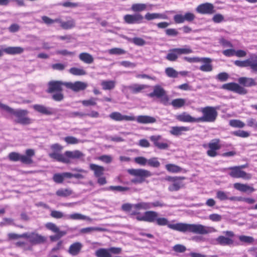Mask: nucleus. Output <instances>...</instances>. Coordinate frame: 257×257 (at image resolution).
<instances>
[{"mask_svg":"<svg viewBox=\"0 0 257 257\" xmlns=\"http://www.w3.org/2000/svg\"><path fill=\"white\" fill-rule=\"evenodd\" d=\"M156 222L158 225H167L170 229L182 232H189L195 234H206L216 231V230L213 227L206 226L200 224L185 223L169 224L168 220L165 217H158Z\"/></svg>","mask_w":257,"mask_h":257,"instance_id":"obj_1","label":"nucleus"},{"mask_svg":"<svg viewBox=\"0 0 257 257\" xmlns=\"http://www.w3.org/2000/svg\"><path fill=\"white\" fill-rule=\"evenodd\" d=\"M0 108L4 109L9 113L17 117L15 121L17 123L22 124H28L31 123V120L26 115L28 111L26 109H15L8 105L3 104L0 102Z\"/></svg>","mask_w":257,"mask_h":257,"instance_id":"obj_2","label":"nucleus"},{"mask_svg":"<svg viewBox=\"0 0 257 257\" xmlns=\"http://www.w3.org/2000/svg\"><path fill=\"white\" fill-rule=\"evenodd\" d=\"M66 82L58 80H52L48 82L47 92L49 93H54L52 95V98L54 100L61 101L63 100L64 96L62 92V86H65Z\"/></svg>","mask_w":257,"mask_h":257,"instance_id":"obj_3","label":"nucleus"},{"mask_svg":"<svg viewBox=\"0 0 257 257\" xmlns=\"http://www.w3.org/2000/svg\"><path fill=\"white\" fill-rule=\"evenodd\" d=\"M217 107L213 106H206L202 107L200 111L203 115L198 117V122H213L215 121L218 115L217 111Z\"/></svg>","mask_w":257,"mask_h":257,"instance_id":"obj_4","label":"nucleus"},{"mask_svg":"<svg viewBox=\"0 0 257 257\" xmlns=\"http://www.w3.org/2000/svg\"><path fill=\"white\" fill-rule=\"evenodd\" d=\"M127 172L131 175L139 177L140 178H135L132 180V182L142 183L145 181V178L152 176V173L147 170L143 169H130L127 170Z\"/></svg>","mask_w":257,"mask_h":257,"instance_id":"obj_5","label":"nucleus"},{"mask_svg":"<svg viewBox=\"0 0 257 257\" xmlns=\"http://www.w3.org/2000/svg\"><path fill=\"white\" fill-rule=\"evenodd\" d=\"M150 97H156L160 99L161 103L164 105L168 104L169 100V97L166 93L165 90L160 85H156L154 86L153 92L147 94Z\"/></svg>","mask_w":257,"mask_h":257,"instance_id":"obj_6","label":"nucleus"},{"mask_svg":"<svg viewBox=\"0 0 257 257\" xmlns=\"http://www.w3.org/2000/svg\"><path fill=\"white\" fill-rule=\"evenodd\" d=\"M228 169L230 170L229 175L233 178H242L245 180H249L251 178V175L250 174L240 170L239 167H229Z\"/></svg>","mask_w":257,"mask_h":257,"instance_id":"obj_7","label":"nucleus"},{"mask_svg":"<svg viewBox=\"0 0 257 257\" xmlns=\"http://www.w3.org/2000/svg\"><path fill=\"white\" fill-rule=\"evenodd\" d=\"M221 88L225 90L233 91L241 95H244L247 93L246 89L238 84L233 82L224 84L222 85Z\"/></svg>","mask_w":257,"mask_h":257,"instance_id":"obj_8","label":"nucleus"},{"mask_svg":"<svg viewBox=\"0 0 257 257\" xmlns=\"http://www.w3.org/2000/svg\"><path fill=\"white\" fill-rule=\"evenodd\" d=\"M196 11L202 15H211L215 12L214 5L209 3H205L198 5Z\"/></svg>","mask_w":257,"mask_h":257,"instance_id":"obj_9","label":"nucleus"},{"mask_svg":"<svg viewBox=\"0 0 257 257\" xmlns=\"http://www.w3.org/2000/svg\"><path fill=\"white\" fill-rule=\"evenodd\" d=\"M219 139L211 140L208 144L209 150L207 151V155L210 157H215L218 155L217 151L219 150L221 146L219 144Z\"/></svg>","mask_w":257,"mask_h":257,"instance_id":"obj_10","label":"nucleus"},{"mask_svg":"<svg viewBox=\"0 0 257 257\" xmlns=\"http://www.w3.org/2000/svg\"><path fill=\"white\" fill-rule=\"evenodd\" d=\"M150 139L154 145L160 150H166L169 147V145L164 142L165 140L161 135L152 136Z\"/></svg>","mask_w":257,"mask_h":257,"instance_id":"obj_11","label":"nucleus"},{"mask_svg":"<svg viewBox=\"0 0 257 257\" xmlns=\"http://www.w3.org/2000/svg\"><path fill=\"white\" fill-rule=\"evenodd\" d=\"M124 22L128 24H140L143 22L144 17L139 13L126 15L123 17Z\"/></svg>","mask_w":257,"mask_h":257,"instance_id":"obj_12","label":"nucleus"},{"mask_svg":"<svg viewBox=\"0 0 257 257\" xmlns=\"http://www.w3.org/2000/svg\"><path fill=\"white\" fill-rule=\"evenodd\" d=\"M65 86L67 88L71 89L73 91L78 92L85 89L87 87V84L85 82L79 81H75L74 83L67 82L66 84H65Z\"/></svg>","mask_w":257,"mask_h":257,"instance_id":"obj_13","label":"nucleus"},{"mask_svg":"<svg viewBox=\"0 0 257 257\" xmlns=\"http://www.w3.org/2000/svg\"><path fill=\"white\" fill-rule=\"evenodd\" d=\"M9 160L11 161L17 162L20 161L22 163L25 164H31L32 161L28 158L25 157V155H21L17 152H11L8 155Z\"/></svg>","mask_w":257,"mask_h":257,"instance_id":"obj_14","label":"nucleus"},{"mask_svg":"<svg viewBox=\"0 0 257 257\" xmlns=\"http://www.w3.org/2000/svg\"><path fill=\"white\" fill-rule=\"evenodd\" d=\"M109 117L115 121H133L136 120V118L134 116H128L125 115H122L119 112H113L111 113L109 115Z\"/></svg>","mask_w":257,"mask_h":257,"instance_id":"obj_15","label":"nucleus"},{"mask_svg":"<svg viewBox=\"0 0 257 257\" xmlns=\"http://www.w3.org/2000/svg\"><path fill=\"white\" fill-rule=\"evenodd\" d=\"M211 243L214 245L219 244L222 246L231 245L233 243V240L229 237L220 235L215 239L212 240Z\"/></svg>","mask_w":257,"mask_h":257,"instance_id":"obj_16","label":"nucleus"},{"mask_svg":"<svg viewBox=\"0 0 257 257\" xmlns=\"http://www.w3.org/2000/svg\"><path fill=\"white\" fill-rule=\"evenodd\" d=\"M176 118L181 122H198V118L191 116L186 112H183L176 116Z\"/></svg>","mask_w":257,"mask_h":257,"instance_id":"obj_17","label":"nucleus"},{"mask_svg":"<svg viewBox=\"0 0 257 257\" xmlns=\"http://www.w3.org/2000/svg\"><path fill=\"white\" fill-rule=\"evenodd\" d=\"M46 238L35 232H31L29 241L33 244H38L44 243Z\"/></svg>","mask_w":257,"mask_h":257,"instance_id":"obj_18","label":"nucleus"},{"mask_svg":"<svg viewBox=\"0 0 257 257\" xmlns=\"http://www.w3.org/2000/svg\"><path fill=\"white\" fill-rule=\"evenodd\" d=\"M82 247L83 245L81 242H75L70 245L68 251L70 254L76 256L80 253Z\"/></svg>","mask_w":257,"mask_h":257,"instance_id":"obj_19","label":"nucleus"},{"mask_svg":"<svg viewBox=\"0 0 257 257\" xmlns=\"http://www.w3.org/2000/svg\"><path fill=\"white\" fill-rule=\"evenodd\" d=\"M204 63L199 67V69L203 72H210L213 70V67L211 65L212 59L209 58L202 57L201 61Z\"/></svg>","mask_w":257,"mask_h":257,"instance_id":"obj_20","label":"nucleus"},{"mask_svg":"<svg viewBox=\"0 0 257 257\" xmlns=\"http://www.w3.org/2000/svg\"><path fill=\"white\" fill-rule=\"evenodd\" d=\"M33 107L36 111L43 114L49 115L53 113V108L46 107L43 105L35 104L33 106Z\"/></svg>","mask_w":257,"mask_h":257,"instance_id":"obj_21","label":"nucleus"},{"mask_svg":"<svg viewBox=\"0 0 257 257\" xmlns=\"http://www.w3.org/2000/svg\"><path fill=\"white\" fill-rule=\"evenodd\" d=\"M233 187L235 189L242 192L250 193L255 191V189L253 187L247 184H241L240 183H234L233 184Z\"/></svg>","mask_w":257,"mask_h":257,"instance_id":"obj_22","label":"nucleus"},{"mask_svg":"<svg viewBox=\"0 0 257 257\" xmlns=\"http://www.w3.org/2000/svg\"><path fill=\"white\" fill-rule=\"evenodd\" d=\"M238 83L244 87H251L256 85V83L252 78L242 77L238 79Z\"/></svg>","mask_w":257,"mask_h":257,"instance_id":"obj_23","label":"nucleus"},{"mask_svg":"<svg viewBox=\"0 0 257 257\" xmlns=\"http://www.w3.org/2000/svg\"><path fill=\"white\" fill-rule=\"evenodd\" d=\"M190 128L188 126H173L170 131V133L173 136H178L182 135L183 132H188Z\"/></svg>","mask_w":257,"mask_h":257,"instance_id":"obj_24","label":"nucleus"},{"mask_svg":"<svg viewBox=\"0 0 257 257\" xmlns=\"http://www.w3.org/2000/svg\"><path fill=\"white\" fill-rule=\"evenodd\" d=\"M247 66L249 67L252 72H257V55L252 54L247 59Z\"/></svg>","mask_w":257,"mask_h":257,"instance_id":"obj_25","label":"nucleus"},{"mask_svg":"<svg viewBox=\"0 0 257 257\" xmlns=\"http://www.w3.org/2000/svg\"><path fill=\"white\" fill-rule=\"evenodd\" d=\"M24 51V48L21 47H9L3 49L4 52L9 55L20 54Z\"/></svg>","mask_w":257,"mask_h":257,"instance_id":"obj_26","label":"nucleus"},{"mask_svg":"<svg viewBox=\"0 0 257 257\" xmlns=\"http://www.w3.org/2000/svg\"><path fill=\"white\" fill-rule=\"evenodd\" d=\"M49 156L51 158L53 159L58 162L64 163H68L69 162V160L66 157L64 154L63 155L57 152H53L50 153Z\"/></svg>","mask_w":257,"mask_h":257,"instance_id":"obj_27","label":"nucleus"},{"mask_svg":"<svg viewBox=\"0 0 257 257\" xmlns=\"http://www.w3.org/2000/svg\"><path fill=\"white\" fill-rule=\"evenodd\" d=\"M149 87V86L145 84H134L128 87V88L133 93H138L143 92L144 89Z\"/></svg>","mask_w":257,"mask_h":257,"instance_id":"obj_28","label":"nucleus"},{"mask_svg":"<svg viewBox=\"0 0 257 257\" xmlns=\"http://www.w3.org/2000/svg\"><path fill=\"white\" fill-rule=\"evenodd\" d=\"M138 122L140 123H152L156 122V119L149 115H139L136 118Z\"/></svg>","mask_w":257,"mask_h":257,"instance_id":"obj_29","label":"nucleus"},{"mask_svg":"<svg viewBox=\"0 0 257 257\" xmlns=\"http://www.w3.org/2000/svg\"><path fill=\"white\" fill-rule=\"evenodd\" d=\"M228 194L229 192H224L223 191L218 190L216 192V198L220 201H224L226 200H229L230 201H236V200H232V198H236V196L229 197Z\"/></svg>","mask_w":257,"mask_h":257,"instance_id":"obj_30","label":"nucleus"},{"mask_svg":"<svg viewBox=\"0 0 257 257\" xmlns=\"http://www.w3.org/2000/svg\"><path fill=\"white\" fill-rule=\"evenodd\" d=\"M79 59L86 64H91L94 61L93 56L86 52L81 53L79 55Z\"/></svg>","mask_w":257,"mask_h":257,"instance_id":"obj_31","label":"nucleus"},{"mask_svg":"<svg viewBox=\"0 0 257 257\" xmlns=\"http://www.w3.org/2000/svg\"><path fill=\"white\" fill-rule=\"evenodd\" d=\"M90 169L94 171V175L96 177H99L103 174L104 167L95 164H90Z\"/></svg>","mask_w":257,"mask_h":257,"instance_id":"obj_32","label":"nucleus"},{"mask_svg":"<svg viewBox=\"0 0 257 257\" xmlns=\"http://www.w3.org/2000/svg\"><path fill=\"white\" fill-rule=\"evenodd\" d=\"M146 221L149 222H154L156 221L158 217V212L154 211H148L145 212Z\"/></svg>","mask_w":257,"mask_h":257,"instance_id":"obj_33","label":"nucleus"},{"mask_svg":"<svg viewBox=\"0 0 257 257\" xmlns=\"http://www.w3.org/2000/svg\"><path fill=\"white\" fill-rule=\"evenodd\" d=\"M64 155L67 158L69 159H78L83 156V154L78 150L74 151H66Z\"/></svg>","mask_w":257,"mask_h":257,"instance_id":"obj_34","label":"nucleus"},{"mask_svg":"<svg viewBox=\"0 0 257 257\" xmlns=\"http://www.w3.org/2000/svg\"><path fill=\"white\" fill-rule=\"evenodd\" d=\"M144 18L148 21H151L156 19H166V15L160 13H147Z\"/></svg>","mask_w":257,"mask_h":257,"instance_id":"obj_35","label":"nucleus"},{"mask_svg":"<svg viewBox=\"0 0 257 257\" xmlns=\"http://www.w3.org/2000/svg\"><path fill=\"white\" fill-rule=\"evenodd\" d=\"M116 82L114 80H103L101 82L102 89L104 90H110L115 86Z\"/></svg>","mask_w":257,"mask_h":257,"instance_id":"obj_36","label":"nucleus"},{"mask_svg":"<svg viewBox=\"0 0 257 257\" xmlns=\"http://www.w3.org/2000/svg\"><path fill=\"white\" fill-rule=\"evenodd\" d=\"M94 231L103 232L107 231V229L105 228L99 227H89L81 229L80 232L82 233H88Z\"/></svg>","mask_w":257,"mask_h":257,"instance_id":"obj_37","label":"nucleus"},{"mask_svg":"<svg viewBox=\"0 0 257 257\" xmlns=\"http://www.w3.org/2000/svg\"><path fill=\"white\" fill-rule=\"evenodd\" d=\"M69 218L73 220H86L89 221H91L92 220L89 217L78 213L70 214Z\"/></svg>","mask_w":257,"mask_h":257,"instance_id":"obj_38","label":"nucleus"},{"mask_svg":"<svg viewBox=\"0 0 257 257\" xmlns=\"http://www.w3.org/2000/svg\"><path fill=\"white\" fill-rule=\"evenodd\" d=\"M102 190H112L114 191L123 192L129 190V188L127 187H122L120 186H110L101 189Z\"/></svg>","mask_w":257,"mask_h":257,"instance_id":"obj_39","label":"nucleus"},{"mask_svg":"<svg viewBox=\"0 0 257 257\" xmlns=\"http://www.w3.org/2000/svg\"><path fill=\"white\" fill-rule=\"evenodd\" d=\"M179 54L177 52L176 49H170L169 51L168 54L167 55L166 58L170 61H176L178 57Z\"/></svg>","mask_w":257,"mask_h":257,"instance_id":"obj_40","label":"nucleus"},{"mask_svg":"<svg viewBox=\"0 0 257 257\" xmlns=\"http://www.w3.org/2000/svg\"><path fill=\"white\" fill-rule=\"evenodd\" d=\"M95 254L97 257H111V255L109 252L108 249L99 248L97 249Z\"/></svg>","mask_w":257,"mask_h":257,"instance_id":"obj_41","label":"nucleus"},{"mask_svg":"<svg viewBox=\"0 0 257 257\" xmlns=\"http://www.w3.org/2000/svg\"><path fill=\"white\" fill-rule=\"evenodd\" d=\"M75 26V21L73 19L68 20L66 22H62L61 23V27L62 29L65 30L70 29Z\"/></svg>","mask_w":257,"mask_h":257,"instance_id":"obj_42","label":"nucleus"},{"mask_svg":"<svg viewBox=\"0 0 257 257\" xmlns=\"http://www.w3.org/2000/svg\"><path fill=\"white\" fill-rule=\"evenodd\" d=\"M186 103V100L183 98H176L173 99L171 104L175 108H180L183 106Z\"/></svg>","mask_w":257,"mask_h":257,"instance_id":"obj_43","label":"nucleus"},{"mask_svg":"<svg viewBox=\"0 0 257 257\" xmlns=\"http://www.w3.org/2000/svg\"><path fill=\"white\" fill-rule=\"evenodd\" d=\"M147 5L145 4H134L131 7V10L135 12H140L146 10Z\"/></svg>","mask_w":257,"mask_h":257,"instance_id":"obj_44","label":"nucleus"},{"mask_svg":"<svg viewBox=\"0 0 257 257\" xmlns=\"http://www.w3.org/2000/svg\"><path fill=\"white\" fill-rule=\"evenodd\" d=\"M56 195L60 197H67L72 194V191L70 189H60L56 193Z\"/></svg>","mask_w":257,"mask_h":257,"instance_id":"obj_45","label":"nucleus"},{"mask_svg":"<svg viewBox=\"0 0 257 257\" xmlns=\"http://www.w3.org/2000/svg\"><path fill=\"white\" fill-rule=\"evenodd\" d=\"M127 40L134 43L136 45L143 46L146 44L145 41L141 38L135 37L133 38H127Z\"/></svg>","mask_w":257,"mask_h":257,"instance_id":"obj_46","label":"nucleus"},{"mask_svg":"<svg viewBox=\"0 0 257 257\" xmlns=\"http://www.w3.org/2000/svg\"><path fill=\"white\" fill-rule=\"evenodd\" d=\"M134 208L138 210H147L151 209L150 202H144L134 204Z\"/></svg>","mask_w":257,"mask_h":257,"instance_id":"obj_47","label":"nucleus"},{"mask_svg":"<svg viewBox=\"0 0 257 257\" xmlns=\"http://www.w3.org/2000/svg\"><path fill=\"white\" fill-rule=\"evenodd\" d=\"M179 55L182 54H189L193 52L192 50L189 46H185L183 48H176Z\"/></svg>","mask_w":257,"mask_h":257,"instance_id":"obj_48","label":"nucleus"},{"mask_svg":"<svg viewBox=\"0 0 257 257\" xmlns=\"http://www.w3.org/2000/svg\"><path fill=\"white\" fill-rule=\"evenodd\" d=\"M69 72L74 75H84L86 74V71L82 69L76 67H72L69 70Z\"/></svg>","mask_w":257,"mask_h":257,"instance_id":"obj_49","label":"nucleus"},{"mask_svg":"<svg viewBox=\"0 0 257 257\" xmlns=\"http://www.w3.org/2000/svg\"><path fill=\"white\" fill-rule=\"evenodd\" d=\"M166 75L171 78H176L179 73L172 67H168L165 69Z\"/></svg>","mask_w":257,"mask_h":257,"instance_id":"obj_50","label":"nucleus"},{"mask_svg":"<svg viewBox=\"0 0 257 257\" xmlns=\"http://www.w3.org/2000/svg\"><path fill=\"white\" fill-rule=\"evenodd\" d=\"M166 168L168 171L172 173L179 172L182 170L181 168L180 167L172 164L166 165Z\"/></svg>","mask_w":257,"mask_h":257,"instance_id":"obj_51","label":"nucleus"},{"mask_svg":"<svg viewBox=\"0 0 257 257\" xmlns=\"http://www.w3.org/2000/svg\"><path fill=\"white\" fill-rule=\"evenodd\" d=\"M229 125L234 127L242 128L245 126V123L240 120L232 119L229 121Z\"/></svg>","mask_w":257,"mask_h":257,"instance_id":"obj_52","label":"nucleus"},{"mask_svg":"<svg viewBox=\"0 0 257 257\" xmlns=\"http://www.w3.org/2000/svg\"><path fill=\"white\" fill-rule=\"evenodd\" d=\"M231 199L232 200H236V201H244L249 204H252L255 202V199L251 198H244L236 196V198H232Z\"/></svg>","mask_w":257,"mask_h":257,"instance_id":"obj_53","label":"nucleus"},{"mask_svg":"<svg viewBox=\"0 0 257 257\" xmlns=\"http://www.w3.org/2000/svg\"><path fill=\"white\" fill-rule=\"evenodd\" d=\"M147 164L149 166L154 168H158L160 166V163L158 161V159L155 157L148 160Z\"/></svg>","mask_w":257,"mask_h":257,"instance_id":"obj_54","label":"nucleus"},{"mask_svg":"<svg viewBox=\"0 0 257 257\" xmlns=\"http://www.w3.org/2000/svg\"><path fill=\"white\" fill-rule=\"evenodd\" d=\"M182 186V183L177 182V181H175V182H173V183L169 187L168 189L170 191H178Z\"/></svg>","mask_w":257,"mask_h":257,"instance_id":"obj_55","label":"nucleus"},{"mask_svg":"<svg viewBox=\"0 0 257 257\" xmlns=\"http://www.w3.org/2000/svg\"><path fill=\"white\" fill-rule=\"evenodd\" d=\"M64 140L68 144H76L79 143L81 142L80 140H78L77 138L72 137V136H68L64 138Z\"/></svg>","mask_w":257,"mask_h":257,"instance_id":"obj_56","label":"nucleus"},{"mask_svg":"<svg viewBox=\"0 0 257 257\" xmlns=\"http://www.w3.org/2000/svg\"><path fill=\"white\" fill-rule=\"evenodd\" d=\"M108 53L111 55H121L125 53V51L119 48H114L108 50Z\"/></svg>","mask_w":257,"mask_h":257,"instance_id":"obj_57","label":"nucleus"},{"mask_svg":"<svg viewBox=\"0 0 257 257\" xmlns=\"http://www.w3.org/2000/svg\"><path fill=\"white\" fill-rule=\"evenodd\" d=\"M238 238L240 241L247 243H251L254 241V238L249 236L240 235Z\"/></svg>","mask_w":257,"mask_h":257,"instance_id":"obj_58","label":"nucleus"},{"mask_svg":"<svg viewBox=\"0 0 257 257\" xmlns=\"http://www.w3.org/2000/svg\"><path fill=\"white\" fill-rule=\"evenodd\" d=\"M233 134L241 138H247L249 136V133L243 130H238L233 132Z\"/></svg>","mask_w":257,"mask_h":257,"instance_id":"obj_59","label":"nucleus"},{"mask_svg":"<svg viewBox=\"0 0 257 257\" xmlns=\"http://www.w3.org/2000/svg\"><path fill=\"white\" fill-rule=\"evenodd\" d=\"M67 116L69 117H82L83 116H86V113L78 112V111H72L69 112L67 114Z\"/></svg>","mask_w":257,"mask_h":257,"instance_id":"obj_60","label":"nucleus"},{"mask_svg":"<svg viewBox=\"0 0 257 257\" xmlns=\"http://www.w3.org/2000/svg\"><path fill=\"white\" fill-rule=\"evenodd\" d=\"M46 227L49 229L53 231V232L56 233L59 231V228L57 226V225L51 222H49L46 224Z\"/></svg>","mask_w":257,"mask_h":257,"instance_id":"obj_61","label":"nucleus"},{"mask_svg":"<svg viewBox=\"0 0 257 257\" xmlns=\"http://www.w3.org/2000/svg\"><path fill=\"white\" fill-rule=\"evenodd\" d=\"M50 215L53 218L56 219L61 218L63 217L64 216L63 212L57 210H52L51 212Z\"/></svg>","mask_w":257,"mask_h":257,"instance_id":"obj_62","label":"nucleus"},{"mask_svg":"<svg viewBox=\"0 0 257 257\" xmlns=\"http://www.w3.org/2000/svg\"><path fill=\"white\" fill-rule=\"evenodd\" d=\"M96 98H91L88 100H84L81 101L82 104L84 106H89V105H95L96 103L95 102Z\"/></svg>","mask_w":257,"mask_h":257,"instance_id":"obj_63","label":"nucleus"},{"mask_svg":"<svg viewBox=\"0 0 257 257\" xmlns=\"http://www.w3.org/2000/svg\"><path fill=\"white\" fill-rule=\"evenodd\" d=\"M135 162L141 166H145L147 164L148 159L143 157H138L135 158Z\"/></svg>","mask_w":257,"mask_h":257,"instance_id":"obj_64","label":"nucleus"}]
</instances>
